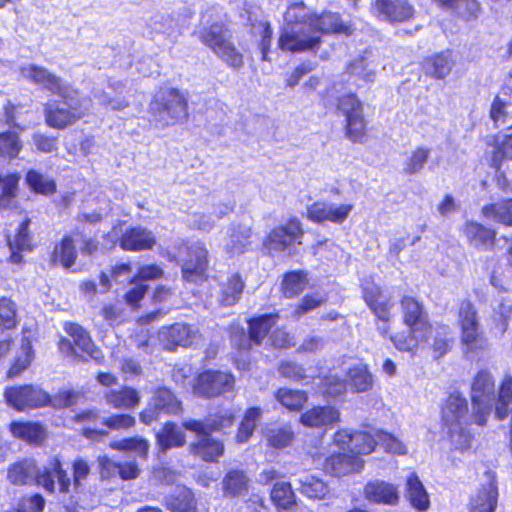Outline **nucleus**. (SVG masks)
<instances>
[{
  "label": "nucleus",
  "instance_id": "nucleus-1",
  "mask_svg": "<svg viewBox=\"0 0 512 512\" xmlns=\"http://www.w3.org/2000/svg\"><path fill=\"white\" fill-rule=\"evenodd\" d=\"M361 298L374 316V324L383 338H388L400 352L415 354L432 336L433 323L424 303L416 296L405 294L399 299L401 322L407 332L391 333L394 303L372 278L360 283Z\"/></svg>",
  "mask_w": 512,
  "mask_h": 512
},
{
  "label": "nucleus",
  "instance_id": "nucleus-2",
  "mask_svg": "<svg viewBox=\"0 0 512 512\" xmlns=\"http://www.w3.org/2000/svg\"><path fill=\"white\" fill-rule=\"evenodd\" d=\"M27 72L29 81L42 86L60 98L49 100L44 104V121L48 127L64 130L88 115L89 108L85 104L86 99L80 96L78 89L64 82L61 77L44 67L33 64L27 67Z\"/></svg>",
  "mask_w": 512,
  "mask_h": 512
},
{
  "label": "nucleus",
  "instance_id": "nucleus-3",
  "mask_svg": "<svg viewBox=\"0 0 512 512\" xmlns=\"http://www.w3.org/2000/svg\"><path fill=\"white\" fill-rule=\"evenodd\" d=\"M86 440L98 443L106 439L111 431L125 432L133 429L136 418L129 413H112L102 417L96 407L80 409L66 419L65 424Z\"/></svg>",
  "mask_w": 512,
  "mask_h": 512
},
{
  "label": "nucleus",
  "instance_id": "nucleus-4",
  "mask_svg": "<svg viewBox=\"0 0 512 512\" xmlns=\"http://www.w3.org/2000/svg\"><path fill=\"white\" fill-rule=\"evenodd\" d=\"M441 429L449 442L460 452L471 448L474 439L469 427L475 424L466 397L459 391L450 392L440 406Z\"/></svg>",
  "mask_w": 512,
  "mask_h": 512
},
{
  "label": "nucleus",
  "instance_id": "nucleus-5",
  "mask_svg": "<svg viewBox=\"0 0 512 512\" xmlns=\"http://www.w3.org/2000/svg\"><path fill=\"white\" fill-rule=\"evenodd\" d=\"M149 121L165 129L181 125L189 119L187 94L176 87L160 86L148 104Z\"/></svg>",
  "mask_w": 512,
  "mask_h": 512
},
{
  "label": "nucleus",
  "instance_id": "nucleus-6",
  "mask_svg": "<svg viewBox=\"0 0 512 512\" xmlns=\"http://www.w3.org/2000/svg\"><path fill=\"white\" fill-rule=\"evenodd\" d=\"M100 241L83 226L76 225L56 241L49 254V263L53 267L71 269L77 262L78 254L92 257L100 251Z\"/></svg>",
  "mask_w": 512,
  "mask_h": 512
},
{
  "label": "nucleus",
  "instance_id": "nucleus-7",
  "mask_svg": "<svg viewBox=\"0 0 512 512\" xmlns=\"http://www.w3.org/2000/svg\"><path fill=\"white\" fill-rule=\"evenodd\" d=\"M284 19L288 25H306L321 38L323 35L349 37L355 31L354 25L351 22L344 21L339 13L328 10L320 13H309L303 1L289 4Z\"/></svg>",
  "mask_w": 512,
  "mask_h": 512
},
{
  "label": "nucleus",
  "instance_id": "nucleus-8",
  "mask_svg": "<svg viewBox=\"0 0 512 512\" xmlns=\"http://www.w3.org/2000/svg\"><path fill=\"white\" fill-rule=\"evenodd\" d=\"M63 329L70 339L60 336L57 341L58 351L65 357H71L78 361L92 359L101 364L104 355L101 349L94 343L90 332L82 325L72 321L63 323Z\"/></svg>",
  "mask_w": 512,
  "mask_h": 512
},
{
  "label": "nucleus",
  "instance_id": "nucleus-9",
  "mask_svg": "<svg viewBox=\"0 0 512 512\" xmlns=\"http://www.w3.org/2000/svg\"><path fill=\"white\" fill-rule=\"evenodd\" d=\"M336 110L344 117L343 133L352 144H364L370 133L364 114V104L354 92L340 95L336 100Z\"/></svg>",
  "mask_w": 512,
  "mask_h": 512
},
{
  "label": "nucleus",
  "instance_id": "nucleus-10",
  "mask_svg": "<svg viewBox=\"0 0 512 512\" xmlns=\"http://www.w3.org/2000/svg\"><path fill=\"white\" fill-rule=\"evenodd\" d=\"M304 236L305 230L301 220L296 216H289L266 233L262 239L260 250L263 255L275 257L301 245Z\"/></svg>",
  "mask_w": 512,
  "mask_h": 512
},
{
  "label": "nucleus",
  "instance_id": "nucleus-11",
  "mask_svg": "<svg viewBox=\"0 0 512 512\" xmlns=\"http://www.w3.org/2000/svg\"><path fill=\"white\" fill-rule=\"evenodd\" d=\"M280 317L279 311L276 310L249 317L246 320L247 334L242 328L231 334L235 352L238 355H248L253 346H261L265 338L270 336L273 327L277 325Z\"/></svg>",
  "mask_w": 512,
  "mask_h": 512
},
{
  "label": "nucleus",
  "instance_id": "nucleus-12",
  "mask_svg": "<svg viewBox=\"0 0 512 512\" xmlns=\"http://www.w3.org/2000/svg\"><path fill=\"white\" fill-rule=\"evenodd\" d=\"M229 28L223 22H214L198 32V38L229 67L239 69L244 65V56L227 37Z\"/></svg>",
  "mask_w": 512,
  "mask_h": 512
},
{
  "label": "nucleus",
  "instance_id": "nucleus-13",
  "mask_svg": "<svg viewBox=\"0 0 512 512\" xmlns=\"http://www.w3.org/2000/svg\"><path fill=\"white\" fill-rule=\"evenodd\" d=\"M495 398V379L487 369H480L474 375L470 386L472 419L475 425L485 427L492 412Z\"/></svg>",
  "mask_w": 512,
  "mask_h": 512
},
{
  "label": "nucleus",
  "instance_id": "nucleus-14",
  "mask_svg": "<svg viewBox=\"0 0 512 512\" xmlns=\"http://www.w3.org/2000/svg\"><path fill=\"white\" fill-rule=\"evenodd\" d=\"M236 387L234 374L229 370L204 369L192 381L193 394L201 399H216L233 393Z\"/></svg>",
  "mask_w": 512,
  "mask_h": 512
},
{
  "label": "nucleus",
  "instance_id": "nucleus-15",
  "mask_svg": "<svg viewBox=\"0 0 512 512\" xmlns=\"http://www.w3.org/2000/svg\"><path fill=\"white\" fill-rule=\"evenodd\" d=\"M183 410L182 401L171 388L157 386L153 389L146 407L139 412V420L144 425H151L162 414L178 416Z\"/></svg>",
  "mask_w": 512,
  "mask_h": 512
},
{
  "label": "nucleus",
  "instance_id": "nucleus-16",
  "mask_svg": "<svg viewBox=\"0 0 512 512\" xmlns=\"http://www.w3.org/2000/svg\"><path fill=\"white\" fill-rule=\"evenodd\" d=\"M3 396L6 404L18 412L43 408L51 404V395L39 385L31 383L7 386Z\"/></svg>",
  "mask_w": 512,
  "mask_h": 512
},
{
  "label": "nucleus",
  "instance_id": "nucleus-17",
  "mask_svg": "<svg viewBox=\"0 0 512 512\" xmlns=\"http://www.w3.org/2000/svg\"><path fill=\"white\" fill-rule=\"evenodd\" d=\"M458 325L460 341L467 351L477 352L487 348V338L480 328L477 310L470 300H463L459 305Z\"/></svg>",
  "mask_w": 512,
  "mask_h": 512
},
{
  "label": "nucleus",
  "instance_id": "nucleus-18",
  "mask_svg": "<svg viewBox=\"0 0 512 512\" xmlns=\"http://www.w3.org/2000/svg\"><path fill=\"white\" fill-rule=\"evenodd\" d=\"M286 26L281 30L277 40L281 51L293 54L319 51L323 43L320 35L313 33L306 25H300L298 29L294 28L295 25Z\"/></svg>",
  "mask_w": 512,
  "mask_h": 512
},
{
  "label": "nucleus",
  "instance_id": "nucleus-19",
  "mask_svg": "<svg viewBox=\"0 0 512 512\" xmlns=\"http://www.w3.org/2000/svg\"><path fill=\"white\" fill-rule=\"evenodd\" d=\"M333 442L351 455H369L377 448L375 430L340 428L333 435Z\"/></svg>",
  "mask_w": 512,
  "mask_h": 512
},
{
  "label": "nucleus",
  "instance_id": "nucleus-20",
  "mask_svg": "<svg viewBox=\"0 0 512 512\" xmlns=\"http://www.w3.org/2000/svg\"><path fill=\"white\" fill-rule=\"evenodd\" d=\"M373 15L391 25L409 23L416 18V9L409 0H373Z\"/></svg>",
  "mask_w": 512,
  "mask_h": 512
},
{
  "label": "nucleus",
  "instance_id": "nucleus-21",
  "mask_svg": "<svg viewBox=\"0 0 512 512\" xmlns=\"http://www.w3.org/2000/svg\"><path fill=\"white\" fill-rule=\"evenodd\" d=\"M185 258L181 266L182 278L188 282L206 279L209 253L203 243L184 244Z\"/></svg>",
  "mask_w": 512,
  "mask_h": 512
},
{
  "label": "nucleus",
  "instance_id": "nucleus-22",
  "mask_svg": "<svg viewBox=\"0 0 512 512\" xmlns=\"http://www.w3.org/2000/svg\"><path fill=\"white\" fill-rule=\"evenodd\" d=\"M469 247L478 252H494L498 245L497 230L476 220H467L461 227Z\"/></svg>",
  "mask_w": 512,
  "mask_h": 512
},
{
  "label": "nucleus",
  "instance_id": "nucleus-23",
  "mask_svg": "<svg viewBox=\"0 0 512 512\" xmlns=\"http://www.w3.org/2000/svg\"><path fill=\"white\" fill-rule=\"evenodd\" d=\"M55 478L59 486V492L68 494L71 491L72 481L58 455L51 456L48 459L47 466L35 476L36 482L48 493L55 492Z\"/></svg>",
  "mask_w": 512,
  "mask_h": 512
},
{
  "label": "nucleus",
  "instance_id": "nucleus-24",
  "mask_svg": "<svg viewBox=\"0 0 512 512\" xmlns=\"http://www.w3.org/2000/svg\"><path fill=\"white\" fill-rule=\"evenodd\" d=\"M236 418L237 415L233 409H218L208 414L205 420L190 418L184 420L181 425L185 430L192 433L222 432L231 428L235 424Z\"/></svg>",
  "mask_w": 512,
  "mask_h": 512
},
{
  "label": "nucleus",
  "instance_id": "nucleus-25",
  "mask_svg": "<svg viewBox=\"0 0 512 512\" xmlns=\"http://www.w3.org/2000/svg\"><path fill=\"white\" fill-rule=\"evenodd\" d=\"M485 477L487 482L469 498L467 512H496L499 498L496 473L488 469Z\"/></svg>",
  "mask_w": 512,
  "mask_h": 512
},
{
  "label": "nucleus",
  "instance_id": "nucleus-26",
  "mask_svg": "<svg viewBox=\"0 0 512 512\" xmlns=\"http://www.w3.org/2000/svg\"><path fill=\"white\" fill-rule=\"evenodd\" d=\"M353 209V204L342 203L333 205L327 201H315L307 207L306 218L317 224L331 222L342 224L345 222Z\"/></svg>",
  "mask_w": 512,
  "mask_h": 512
},
{
  "label": "nucleus",
  "instance_id": "nucleus-27",
  "mask_svg": "<svg viewBox=\"0 0 512 512\" xmlns=\"http://www.w3.org/2000/svg\"><path fill=\"white\" fill-rule=\"evenodd\" d=\"M197 439L190 442L189 453L196 459L206 463H216L225 453V445L221 439L212 436V433H194Z\"/></svg>",
  "mask_w": 512,
  "mask_h": 512
},
{
  "label": "nucleus",
  "instance_id": "nucleus-28",
  "mask_svg": "<svg viewBox=\"0 0 512 512\" xmlns=\"http://www.w3.org/2000/svg\"><path fill=\"white\" fill-rule=\"evenodd\" d=\"M119 247L123 251H150L157 245L155 234L141 225L129 226L118 238Z\"/></svg>",
  "mask_w": 512,
  "mask_h": 512
},
{
  "label": "nucleus",
  "instance_id": "nucleus-29",
  "mask_svg": "<svg viewBox=\"0 0 512 512\" xmlns=\"http://www.w3.org/2000/svg\"><path fill=\"white\" fill-rule=\"evenodd\" d=\"M8 430L15 439L30 446H42L48 438L47 428L40 421L14 420L9 423Z\"/></svg>",
  "mask_w": 512,
  "mask_h": 512
},
{
  "label": "nucleus",
  "instance_id": "nucleus-30",
  "mask_svg": "<svg viewBox=\"0 0 512 512\" xmlns=\"http://www.w3.org/2000/svg\"><path fill=\"white\" fill-rule=\"evenodd\" d=\"M362 495L368 503L377 505L394 506L400 499L398 487L381 479L368 481L363 487Z\"/></svg>",
  "mask_w": 512,
  "mask_h": 512
},
{
  "label": "nucleus",
  "instance_id": "nucleus-31",
  "mask_svg": "<svg viewBox=\"0 0 512 512\" xmlns=\"http://www.w3.org/2000/svg\"><path fill=\"white\" fill-rule=\"evenodd\" d=\"M455 66L453 53L445 49L424 57L421 62V69L425 77L433 80H445Z\"/></svg>",
  "mask_w": 512,
  "mask_h": 512
},
{
  "label": "nucleus",
  "instance_id": "nucleus-32",
  "mask_svg": "<svg viewBox=\"0 0 512 512\" xmlns=\"http://www.w3.org/2000/svg\"><path fill=\"white\" fill-rule=\"evenodd\" d=\"M251 488L248 473L238 467L228 469L221 480V490L224 498L239 499L246 497Z\"/></svg>",
  "mask_w": 512,
  "mask_h": 512
},
{
  "label": "nucleus",
  "instance_id": "nucleus-33",
  "mask_svg": "<svg viewBox=\"0 0 512 512\" xmlns=\"http://www.w3.org/2000/svg\"><path fill=\"white\" fill-rule=\"evenodd\" d=\"M363 466L364 461L361 457L346 452L332 453L323 462V470L334 477H342L359 472Z\"/></svg>",
  "mask_w": 512,
  "mask_h": 512
},
{
  "label": "nucleus",
  "instance_id": "nucleus-34",
  "mask_svg": "<svg viewBox=\"0 0 512 512\" xmlns=\"http://www.w3.org/2000/svg\"><path fill=\"white\" fill-rule=\"evenodd\" d=\"M441 10L451 11L453 16L464 23L475 22L482 13L479 0H432Z\"/></svg>",
  "mask_w": 512,
  "mask_h": 512
},
{
  "label": "nucleus",
  "instance_id": "nucleus-35",
  "mask_svg": "<svg viewBox=\"0 0 512 512\" xmlns=\"http://www.w3.org/2000/svg\"><path fill=\"white\" fill-rule=\"evenodd\" d=\"M299 422L309 428L332 426L340 422V411L331 405H316L302 412Z\"/></svg>",
  "mask_w": 512,
  "mask_h": 512
},
{
  "label": "nucleus",
  "instance_id": "nucleus-36",
  "mask_svg": "<svg viewBox=\"0 0 512 512\" xmlns=\"http://www.w3.org/2000/svg\"><path fill=\"white\" fill-rule=\"evenodd\" d=\"M31 223L30 218H24L14 235L13 240L8 242V245L11 249V254L9 256V261L11 263L20 264L23 262V252H31L34 249V245L32 243V237L29 232V225Z\"/></svg>",
  "mask_w": 512,
  "mask_h": 512
},
{
  "label": "nucleus",
  "instance_id": "nucleus-37",
  "mask_svg": "<svg viewBox=\"0 0 512 512\" xmlns=\"http://www.w3.org/2000/svg\"><path fill=\"white\" fill-rule=\"evenodd\" d=\"M491 147L489 166L500 171L504 162L512 160V131L502 136L495 134L487 143Z\"/></svg>",
  "mask_w": 512,
  "mask_h": 512
},
{
  "label": "nucleus",
  "instance_id": "nucleus-38",
  "mask_svg": "<svg viewBox=\"0 0 512 512\" xmlns=\"http://www.w3.org/2000/svg\"><path fill=\"white\" fill-rule=\"evenodd\" d=\"M162 505L169 512H198V501L194 492L187 487H180L166 495Z\"/></svg>",
  "mask_w": 512,
  "mask_h": 512
},
{
  "label": "nucleus",
  "instance_id": "nucleus-39",
  "mask_svg": "<svg viewBox=\"0 0 512 512\" xmlns=\"http://www.w3.org/2000/svg\"><path fill=\"white\" fill-rule=\"evenodd\" d=\"M308 273L303 269L290 270L282 275L279 292L284 299H295L307 288Z\"/></svg>",
  "mask_w": 512,
  "mask_h": 512
},
{
  "label": "nucleus",
  "instance_id": "nucleus-40",
  "mask_svg": "<svg viewBox=\"0 0 512 512\" xmlns=\"http://www.w3.org/2000/svg\"><path fill=\"white\" fill-rule=\"evenodd\" d=\"M106 403L115 409L133 410L141 403L140 392L128 385L111 389L104 394Z\"/></svg>",
  "mask_w": 512,
  "mask_h": 512
},
{
  "label": "nucleus",
  "instance_id": "nucleus-41",
  "mask_svg": "<svg viewBox=\"0 0 512 512\" xmlns=\"http://www.w3.org/2000/svg\"><path fill=\"white\" fill-rule=\"evenodd\" d=\"M405 497L417 511L424 512L430 507L429 495L416 473H410L406 478Z\"/></svg>",
  "mask_w": 512,
  "mask_h": 512
},
{
  "label": "nucleus",
  "instance_id": "nucleus-42",
  "mask_svg": "<svg viewBox=\"0 0 512 512\" xmlns=\"http://www.w3.org/2000/svg\"><path fill=\"white\" fill-rule=\"evenodd\" d=\"M155 439L159 450L162 452L183 447L186 443L184 432L173 421L165 422L156 433Z\"/></svg>",
  "mask_w": 512,
  "mask_h": 512
},
{
  "label": "nucleus",
  "instance_id": "nucleus-43",
  "mask_svg": "<svg viewBox=\"0 0 512 512\" xmlns=\"http://www.w3.org/2000/svg\"><path fill=\"white\" fill-rule=\"evenodd\" d=\"M276 401L287 411L299 413L308 403L309 395L305 390L279 387L274 392Z\"/></svg>",
  "mask_w": 512,
  "mask_h": 512
},
{
  "label": "nucleus",
  "instance_id": "nucleus-44",
  "mask_svg": "<svg viewBox=\"0 0 512 512\" xmlns=\"http://www.w3.org/2000/svg\"><path fill=\"white\" fill-rule=\"evenodd\" d=\"M253 228L242 224H233L230 228L229 241L226 245V252L230 255L245 253L251 243Z\"/></svg>",
  "mask_w": 512,
  "mask_h": 512
},
{
  "label": "nucleus",
  "instance_id": "nucleus-45",
  "mask_svg": "<svg viewBox=\"0 0 512 512\" xmlns=\"http://www.w3.org/2000/svg\"><path fill=\"white\" fill-rule=\"evenodd\" d=\"M35 358V351L32 341L29 337H23L21 341V351L11 361L7 371L6 378L14 379L26 371Z\"/></svg>",
  "mask_w": 512,
  "mask_h": 512
},
{
  "label": "nucleus",
  "instance_id": "nucleus-46",
  "mask_svg": "<svg viewBox=\"0 0 512 512\" xmlns=\"http://www.w3.org/2000/svg\"><path fill=\"white\" fill-rule=\"evenodd\" d=\"M481 215L505 227H512V197L483 205Z\"/></svg>",
  "mask_w": 512,
  "mask_h": 512
},
{
  "label": "nucleus",
  "instance_id": "nucleus-47",
  "mask_svg": "<svg viewBox=\"0 0 512 512\" xmlns=\"http://www.w3.org/2000/svg\"><path fill=\"white\" fill-rule=\"evenodd\" d=\"M109 447L119 452L134 453L141 460L146 461L149 457L150 443L141 436H129L109 443Z\"/></svg>",
  "mask_w": 512,
  "mask_h": 512
},
{
  "label": "nucleus",
  "instance_id": "nucleus-48",
  "mask_svg": "<svg viewBox=\"0 0 512 512\" xmlns=\"http://www.w3.org/2000/svg\"><path fill=\"white\" fill-rule=\"evenodd\" d=\"M245 281L239 272H234L228 276L227 280L221 285L220 302L223 306H233L237 304L243 294Z\"/></svg>",
  "mask_w": 512,
  "mask_h": 512
},
{
  "label": "nucleus",
  "instance_id": "nucleus-49",
  "mask_svg": "<svg viewBox=\"0 0 512 512\" xmlns=\"http://www.w3.org/2000/svg\"><path fill=\"white\" fill-rule=\"evenodd\" d=\"M346 376L354 392H368L374 386V377L367 364H359L348 368Z\"/></svg>",
  "mask_w": 512,
  "mask_h": 512
},
{
  "label": "nucleus",
  "instance_id": "nucleus-50",
  "mask_svg": "<svg viewBox=\"0 0 512 512\" xmlns=\"http://www.w3.org/2000/svg\"><path fill=\"white\" fill-rule=\"evenodd\" d=\"M261 415L262 409L258 406H251L245 410L235 434L237 444H244L252 438Z\"/></svg>",
  "mask_w": 512,
  "mask_h": 512
},
{
  "label": "nucleus",
  "instance_id": "nucleus-51",
  "mask_svg": "<svg viewBox=\"0 0 512 512\" xmlns=\"http://www.w3.org/2000/svg\"><path fill=\"white\" fill-rule=\"evenodd\" d=\"M489 118L495 128L506 126L512 121V102L496 94L490 104Z\"/></svg>",
  "mask_w": 512,
  "mask_h": 512
},
{
  "label": "nucleus",
  "instance_id": "nucleus-52",
  "mask_svg": "<svg viewBox=\"0 0 512 512\" xmlns=\"http://www.w3.org/2000/svg\"><path fill=\"white\" fill-rule=\"evenodd\" d=\"M163 336L167 345L171 348H174L177 346H189L192 343L194 334L190 325L184 323H174L165 328Z\"/></svg>",
  "mask_w": 512,
  "mask_h": 512
},
{
  "label": "nucleus",
  "instance_id": "nucleus-53",
  "mask_svg": "<svg viewBox=\"0 0 512 512\" xmlns=\"http://www.w3.org/2000/svg\"><path fill=\"white\" fill-rule=\"evenodd\" d=\"M23 150V142L17 131H0V159L14 160Z\"/></svg>",
  "mask_w": 512,
  "mask_h": 512
},
{
  "label": "nucleus",
  "instance_id": "nucleus-54",
  "mask_svg": "<svg viewBox=\"0 0 512 512\" xmlns=\"http://www.w3.org/2000/svg\"><path fill=\"white\" fill-rule=\"evenodd\" d=\"M25 183L29 189L40 195H53L57 191L56 182L53 179H47L41 172L35 169H29L25 173Z\"/></svg>",
  "mask_w": 512,
  "mask_h": 512
},
{
  "label": "nucleus",
  "instance_id": "nucleus-55",
  "mask_svg": "<svg viewBox=\"0 0 512 512\" xmlns=\"http://www.w3.org/2000/svg\"><path fill=\"white\" fill-rule=\"evenodd\" d=\"M328 301L327 294L319 292L306 293L295 304L291 314L293 318L300 319L304 315L322 307Z\"/></svg>",
  "mask_w": 512,
  "mask_h": 512
},
{
  "label": "nucleus",
  "instance_id": "nucleus-56",
  "mask_svg": "<svg viewBox=\"0 0 512 512\" xmlns=\"http://www.w3.org/2000/svg\"><path fill=\"white\" fill-rule=\"evenodd\" d=\"M270 498L279 510H287L296 505V496L289 482L275 483L271 489Z\"/></svg>",
  "mask_w": 512,
  "mask_h": 512
},
{
  "label": "nucleus",
  "instance_id": "nucleus-57",
  "mask_svg": "<svg viewBox=\"0 0 512 512\" xmlns=\"http://www.w3.org/2000/svg\"><path fill=\"white\" fill-rule=\"evenodd\" d=\"M299 491L302 495L313 500H323L330 492L328 484L313 475L306 476L300 481Z\"/></svg>",
  "mask_w": 512,
  "mask_h": 512
},
{
  "label": "nucleus",
  "instance_id": "nucleus-58",
  "mask_svg": "<svg viewBox=\"0 0 512 512\" xmlns=\"http://www.w3.org/2000/svg\"><path fill=\"white\" fill-rule=\"evenodd\" d=\"M267 445L274 449H283L290 446L294 440V432L290 425L273 427L266 432Z\"/></svg>",
  "mask_w": 512,
  "mask_h": 512
},
{
  "label": "nucleus",
  "instance_id": "nucleus-59",
  "mask_svg": "<svg viewBox=\"0 0 512 512\" xmlns=\"http://www.w3.org/2000/svg\"><path fill=\"white\" fill-rule=\"evenodd\" d=\"M34 464L28 459H21L8 468L7 477L13 485H25L32 478Z\"/></svg>",
  "mask_w": 512,
  "mask_h": 512
},
{
  "label": "nucleus",
  "instance_id": "nucleus-60",
  "mask_svg": "<svg viewBox=\"0 0 512 512\" xmlns=\"http://www.w3.org/2000/svg\"><path fill=\"white\" fill-rule=\"evenodd\" d=\"M21 176L18 172H11L1 177L0 204L7 205L15 200L18 195Z\"/></svg>",
  "mask_w": 512,
  "mask_h": 512
},
{
  "label": "nucleus",
  "instance_id": "nucleus-61",
  "mask_svg": "<svg viewBox=\"0 0 512 512\" xmlns=\"http://www.w3.org/2000/svg\"><path fill=\"white\" fill-rule=\"evenodd\" d=\"M18 325L17 308L9 297L0 298V329L12 330Z\"/></svg>",
  "mask_w": 512,
  "mask_h": 512
},
{
  "label": "nucleus",
  "instance_id": "nucleus-62",
  "mask_svg": "<svg viewBox=\"0 0 512 512\" xmlns=\"http://www.w3.org/2000/svg\"><path fill=\"white\" fill-rule=\"evenodd\" d=\"M375 438L377 446L380 445L386 453L404 454L406 452L405 445L392 433L385 430H375Z\"/></svg>",
  "mask_w": 512,
  "mask_h": 512
},
{
  "label": "nucleus",
  "instance_id": "nucleus-63",
  "mask_svg": "<svg viewBox=\"0 0 512 512\" xmlns=\"http://www.w3.org/2000/svg\"><path fill=\"white\" fill-rule=\"evenodd\" d=\"M512 316V300L502 298L497 307L493 309L492 319L494 325L501 333H504L508 327V321Z\"/></svg>",
  "mask_w": 512,
  "mask_h": 512
},
{
  "label": "nucleus",
  "instance_id": "nucleus-64",
  "mask_svg": "<svg viewBox=\"0 0 512 512\" xmlns=\"http://www.w3.org/2000/svg\"><path fill=\"white\" fill-rule=\"evenodd\" d=\"M46 505L44 497L40 493L24 495L17 501L15 512H43Z\"/></svg>",
  "mask_w": 512,
  "mask_h": 512
}]
</instances>
